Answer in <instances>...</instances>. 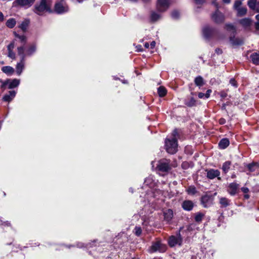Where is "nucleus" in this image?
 <instances>
[{"label": "nucleus", "instance_id": "1", "mask_svg": "<svg viewBox=\"0 0 259 259\" xmlns=\"http://www.w3.org/2000/svg\"><path fill=\"white\" fill-rule=\"evenodd\" d=\"M52 3V0H40L35 4L34 12L39 15H42L45 12H51Z\"/></svg>", "mask_w": 259, "mask_h": 259}, {"label": "nucleus", "instance_id": "2", "mask_svg": "<svg viewBox=\"0 0 259 259\" xmlns=\"http://www.w3.org/2000/svg\"><path fill=\"white\" fill-rule=\"evenodd\" d=\"M170 162V160L166 159H163L158 161L156 170L159 175L164 176L171 170V167Z\"/></svg>", "mask_w": 259, "mask_h": 259}, {"label": "nucleus", "instance_id": "3", "mask_svg": "<svg viewBox=\"0 0 259 259\" xmlns=\"http://www.w3.org/2000/svg\"><path fill=\"white\" fill-rule=\"evenodd\" d=\"M165 146L166 150L168 153L171 154H175L177 151V139H166L165 141Z\"/></svg>", "mask_w": 259, "mask_h": 259}, {"label": "nucleus", "instance_id": "4", "mask_svg": "<svg viewBox=\"0 0 259 259\" xmlns=\"http://www.w3.org/2000/svg\"><path fill=\"white\" fill-rule=\"evenodd\" d=\"M56 13L61 14L69 11V8L65 0H58L54 7Z\"/></svg>", "mask_w": 259, "mask_h": 259}, {"label": "nucleus", "instance_id": "5", "mask_svg": "<svg viewBox=\"0 0 259 259\" xmlns=\"http://www.w3.org/2000/svg\"><path fill=\"white\" fill-rule=\"evenodd\" d=\"M212 4L217 8L216 11L211 16L212 20L217 23L223 22L225 20V17L224 15L218 10L220 8L219 4L215 1L212 2Z\"/></svg>", "mask_w": 259, "mask_h": 259}, {"label": "nucleus", "instance_id": "6", "mask_svg": "<svg viewBox=\"0 0 259 259\" xmlns=\"http://www.w3.org/2000/svg\"><path fill=\"white\" fill-rule=\"evenodd\" d=\"M166 245L162 244L160 241L158 240L152 244L150 249L151 252L156 251L164 252L166 251Z\"/></svg>", "mask_w": 259, "mask_h": 259}, {"label": "nucleus", "instance_id": "7", "mask_svg": "<svg viewBox=\"0 0 259 259\" xmlns=\"http://www.w3.org/2000/svg\"><path fill=\"white\" fill-rule=\"evenodd\" d=\"M195 94L191 92V95L188 96L184 100V104L188 107H196L198 101L193 97Z\"/></svg>", "mask_w": 259, "mask_h": 259}, {"label": "nucleus", "instance_id": "8", "mask_svg": "<svg viewBox=\"0 0 259 259\" xmlns=\"http://www.w3.org/2000/svg\"><path fill=\"white\" fill-rule=\"evenodd\" d=\"M182 238L180 233L177 236H171L168 240V244L170 247H174L176 245H181Z\"/></svg>", "mask_w": 259, "mask_h": 259}, {"label": "nucleus", "instance_id": "9", "mask_svg": "<svg viewBox=\"0 0 259 259\" xmlns=\"http://www.w3.org/2000/svg\"><path fill=\"white\" fill-rule=\"evenodd\" d=\"M213 198L211 196L205 195L201 198V203L204 207L210 206L213 203Z\"/></svg>", "mask_w": 259, "mask_h": 259}, {"label": "nucleus", "instance_id": "10", "mask_svg": "<svg viewBox=\"0 0 259 259\" xmlns=\"http://www.w3.org/2000/svg\"><path fill=\"white\" fill-rule=\"evenodd\" d=\"M35 1V0H15L13 4L27 9L30 7Z\"/></svg>", "mask_w": 259, "mask_h": 259}, {"label": "nucleus", "instance_id": "11", "mask_svg": "<svg viewBox=\"0 0 259 259\" xmlns=\"http://www.w3.org/2000/svg\"><path fill=\"white\" fill-rule=\"evenodd\" d=\"M169 5V0H158L157 9L160 12H164L168 8Z\"/></svg>", "mask_w": 259, "mask_h": 259}, {"label": "nucleus", "instance_id": "12", "mask_svg": "<svg viewBox=\"0 0 259 259\" xmlns=\"http://www.w3.org/2000/svg\"><path fill=\"white\" fill-rule=\"evenodd\" d=\"M203 36L206 39H209L212 35H213L215 30L213 28L210 27L208 26H205L202 29Z\"/></svg>", "mask_w": 259, "mask_h": 259}, {"label": "nucleus", "instance_id": "13", "mask_svg": "<svg viewBox=\"0 0 259 259\" xmlns=\"http://www.w3.org/2000/svg\"><path fill=\"white\" fill-rule=\"evenodd\" d=\"M207 175L206 177L209 179H213L217 178L218 180H221V178L219 177L220 175V171L218 169H210L206 170Z\"/></svg>", "mask_w": 259, "mask_h": 259}, {"label": "nucleus", "instance_id": "14", "mask_svg": "<svg viewBox=\"0 0 259 259\" xmlns=\"http://www.w3.org/2000/svg\"><path fill=\"white\" fill-rule=\"evenodd\" d=\"M16 92L14 91H10L3 97V100L5 102H11L15 97Z\"/></svg>", "mask_w": 259, "mask_h": 259}, {"label": "nucleus", "instance_id": "15", "mask_svg": "<svg viewBox=\"0 0 259 259\" xmlns=\"http://www.w3.org/2000/svg\"><path fill=\"white\" fill-rule=\"evenodd\" d=\"M25 67V60L23 58L21 59L20 62L18 63L16 66V71L18 75H21Z\"/></svg>", "mask_w": 259, "mask_h": 259}, {"label": "nucleus", "instance_id": "16", "mask_svg": "<svg viewBox=\"0 0 259 259\" xmlns=\"http://www.w3.org/2000/svg\"><path fill=\"white\" fill-rule=\"evenodd\" d=\"M182 207L185 210L190 211L194 207V203L191 200H185L182 204Z\"/></svg>", "mask_w": 259, "mask_h": 259}, {"label": "nucleus", "instance_id": "17", "mask_svg": "<svg viewBox=\"0 0 259 259\" xmlns=\"http://www.w3.org/2000/svg\"><path fill=\"white\" fill-rule=\"evenodd\" d=\"M8 79V89H12L17 87L20 84V80L15 78L13 79Z\"/></svg>", "mask_w": 259, "mask_h": 259}, {"label": "nucleus", "instance_id": "18", "mask_svg": "<svg viewBox=\"0 0 259 259\" xmlns=\"http://www.w3.org/2000/svg\"><path fill=\"white\" fill-rule=\"evenodd\" d=\"M238 187V185L236 183H232L229 185L228 192L231 195H234L236 194L237 190Z\"/></svg>", "mask_w": 259, "mask_h": 259}, {"label": "nucleus", "instance_id": "19", "mask_svg": "<svg viewBox=\"0 0 259 259\" xmlns=\"http://www.w3.org/2000/svg\"><path fill=\"white\" fill-rule=\"evenodd\" d=\"M230 41L233 46H240L243 44V40L239 38H235L234 36L230 37Z\"/></svg>", "mask_w": 259, "mask_h": 259}, {"label": "nucleus", "instance_id": "20", "mask_svg": "<svg viewBox=\"0 0 259 259\" xmlns=\"http://www.w3.org/2000/svg\"><path fill=\"white\" fill-rule=\"evenodd\" d=\"M164 220L167 222H169L171 220L173 217V211L171 209H168L164 212Z\"/></svg>", "mask_w": 259, "mask_h": 259}, {"label": "nucleus", "instance_id": "21", "mask_svg": "<svg viewBox=\"0 0 259 259\" xmlns=\"http://www.w3.org/2000/svg\"><path fill=\"white\" fill-rule=\"evenodd\" d=\"M239 22L245 29H249L251 23V21L249 18L242 19Z\"/></svg>", "mask_w": 259, "mask_h": 259}, {"label": "nucleus", "instance_id": "22", "mask_svg": "<svg viewBox=\"0 0 259 259\" xmlns=\"http://www.w3.org/2000/svg\"><path fill=\"white\" fill-rule=\"evenodd\" d=\"M229 141L227 138L222 139L219 143L220 148L224 149L229 145Z\"/></svg>", "mask_w": 259, "mask_h": 259}, {"label": "nucleus", "instance_id": "23", "mask_svg": "<svg viewBox=\"0 0 259 259\" xmlns=\"http://www.w3.org/2000/svg\"><path fill=\"white\" fill-rule=\"evenodd\" d=\"M2 71L7 75H11L14 72V69L10 66H4L2 68Z\"/></svg>", "mask_w": 259, "mask_h": 259}, {"label": "nucleus", "instance_id": "24", "mask_svg": "<svg viewBox=\"0 0 259 259\" xmlns=\"http://www.w3.org/2000/svg\"><path fill=\"white\" fill-rule=\"evenodd\" d=\"M230 201L226 197H220L219 198V203L223 207H226L230 205Z\"/></svg>", "mask_w": 259, "mask_h": 259}, {"label": "nucleus", "instance_id": "25", "mask_svg": "<svg viewBox=\"0 0 259 259\" xmlns=\"http://www.w3.org/2000/svg\"><path fill=\"white\" fill-rule=\"evenodd\" d=\"M231 165V162L230 161H227L223 164L222 169L224 173L227 174L229 171Z\"/></svg>", "mask_w": 259, "mask_h": 259}, {"label": "nucleus", "instance_id": "26", "mask_svg": "<svg viewBox=\"0 0 259 259\" xmlns=\"http://www.w3.org/2000/svg\"><path fill=\"white\" fill-rule=\"evenodd\" d=\"M29 23L30 21L29 19H25L23 22H22L19 27L23 31L25 32L27 30Z\"/></svg>", "mask_w": 259, "mask_h": 259}, {"label": "nucleus", "instance_id": "27", "mask_svg": "<svg viewBox=\"0 0 259 259\" xmlns=\"http://www.w3.org/2000/svg\"><path fill=\"white\" fill-rule=\"evenodd\" d=\"M250 58L253 64L259 65V54L254 53L250 55Z\"/></svg>", "mask_w": 259, "mask_h": 259}, {"label": "nucleus", "instance_id": "28", "mask_svg": "<svg viewBox=\"0 0 259 259\" xmlns=\"http://www.w3.org/2000/svg\"><path fill=\"white\" fill-rule=\"evenodd\" d=\"M16 24V21L14 18H10L8 19L6 23V25L9 28H13Z\"/></svg>", "mask_w": 259, "mask_h": 259}, {"label": "nucleus", "instance_id": "29", "mask_svg": "<svg viewBox=\"0 0 259 259\" xmlns=\"http://www.w3.org/2000/svg\"><path fill=\"white\" fill-rule=\"evenodd\" d=\"M194 82L196 85L199 87H202L204 84L203 78L201 76H198L195 78Z\"/></svg>", "mask_w": 259, "mask_h": 259}, {"label": "nucleus", "instance_id": "30", "mask_svg": "<svg viewBox=\"0 0 259 259\" xmlns=\"http://www.w3.org/2000/svg\"><path fill=\"white\" fill-rule=\"evenodd\" d=\"M24 46H22L17 48L18 54L21 56V59L23 58V60H25L26 56V54H24Z\"/></svg>", "mask_w": 259, "mask_h": 259}, {"label": "nucleus", "instance_id": "31", "mask_svg": "<svg viewBox=\"0 0 259 259\" xmlns=\"http://www.w3.org/2000/svg\"><path fill=\"white\" fill-rule=\"evenodd\" d=\"M238 16H243L247 13V9L245 7H241L236 10Z\"/></svg>", "mask_w": 259, "mask_h": 259}, {"label": "nucleus", "instance_id": "32", "mask_svg": "<svg viewBox=\"0 0 259 259\" xmlns=\"http://www.w3.org/2000/svg\"><path fill=\"white\" fill-rule=\"evenodd\" d=\"M167 93L166 89L163 87H160L158 88V94L161 97L166 95Z\"/></svg>", "mask_w": 259, "mask_h": 259}, {"label": "nucleus", "instance_id": "33", "mask_svg": "<svg viewBox=\"0 0 259 259\" xmlns=\"http://www.w3.org/2000/svg\"><path fill=\"white\" fill-rule=\"evenodd\" d=\"M256 0H248L247 5L249 8L252 10H255L256 4Z\"/></svg>", "mask_w": 259, "mask_h": 259}, {"label": "nucleus", "instance_id": "34", "mask_svg": "<svg viewBox=\"0 0 259 259\" xmlns=\"http://www.w3.org/2000/svg\"><path fill=\"white\" fill-rule=\"evenodd\" d=\"M36 51V47L34 45H32L30 46L28 49L27 50L26 52V56H31Z\"/></svg>", "mask_w": 259, "mask_h": 259}, {"label": "nucleus", "instance_id": "35", "mask_svg": "<svg viewBox=\"0 0 259 259\" xmlns=\"http://www.w3.org/2000/svg\"><path fill=\"white\" fill-rule=\"evenodd\" d=\"M247 168L249 171L252 172L256 170L257 168L258 167V166L257 165V163H252L248 164L247 165Z\"/></svg>", "mask_w": 259, "mask_h": 259}, {"label": "nucleus", "instance_id": "36", "mask_svg": "<svg viewBox=\"0 0 259 259\" xmlns=\"http://www.w3.org/2000/svg\"><path fill=\"white\" fill-rule=\"evenodd\" d=\"M204 216V214L203 213L200 212H197L195 214V221L198 223L201 222Z\"/></svg>", "mask_w": 259, "mask_h": 259}, {"label": "nucleus", "instance_id": "37", "mask_svg": "<svg viewBox=\"0 0 259 259\" xmlns=\"http://www.w3.org/2000/svg\"><path fill=\"white\" fill-rule=\"evenodd\" d=\"M160 15L155 12H152L151 14V20L153 22H155L159 20L160 18Z\"/></svg>", "mask_w": 259, "mask_h": 259}, {"label": "nucleus", "instance_id": "38", "mask_svg": "<svg viewBox=\"0 0 259 259\" xmlns=\"http://www.w3.org/2000/svg\"><path fill=\"white\" fill-rule=\"evenodd\" d=\"M187 192L189 194L194 195L197 192V191L194 186H190L187 189Z\"/></svg>", "mask_w": 259, "mask_h": 259}, {"label": "nucleus", "instance_id": "39", "mask_svg": "<svg viewBox=\"0 0 259 259\" xmlns=\"http://www.w3.org/2000/svg\"><path fill=\"white\" fill-rule=\"evenodd\" d=\"M15 35L16 37H17V38H18L20 39V40L22 44H23V45L25 44V43L26 42V37L25 35H20L17 34L16 33H15Z\"/></svg>", "mask_w": 259, "mask_h": 259}, {"label": "nucleus", "instance_id": "40", "mask_svg": "<svg viewBox=\"0 0 259 259\" xmlns=\"http://www.w3.org/2000/svg\"><path fill=\"white\" fill-rule=\"evenodd\" d=\"M225 28L228 31H230L234 33L236 32V29L233 25L231 24H227L225 25Z\"/></svg>", "mask_w": 259, "mask_h": 259}, {"label": "nucleus", "instance_id": "41", "mask_svg": "<svg viewBox=\"0 0 259 259\" xmlns=\"http://www.w3.org/2000/svg\"><path fill=\"white\" fill-rule=\"evenodd\" d=\"M134 232L136 236H140L142 234L141 228L139 226H136Z\"/></svg>", "mask_w": 259, "mask_h": 259}, {"label": "nucleus", "instance_id": "42", "mask_svg": "<svg viewBox=\"0 0 259 259\" xmlns=\"http://www.w3.org/2000/svg\"><path fill=\"white\" fill-rule=\"evenodd\" d=\"M171 16L173 19H177L179 17L180 13L178 11L175 10L172 12Z\"/></svg>", "mask_w": 259, "mask_h": 259}, {"label": "nucleus", "instance_id": "43", "mask_svg": "<svg viewBox=\"0 0 259 259\" xmlns=\"http://www.w3.org/2000/svg\"><path fill=\"white\" fill-rule=\"evenodd\" d=\"M242 5V2L240 1H236L234 3L233 8L235 10H237L239 8H241V6Z\"/></svg>", "mask_w": 259, "mask_h": 259}, {"label": "nucleus", "instance_id": "44", "mask_svg": "<svg viewBox=\"0 0 259 259\" xmlns=\"http://www.w3.org/2000/svg\"><path fill=\"white\" fill-rule=\"evenodd\" d=\"M0 82L2 83V85L1 86V88L4 90H5L6 85H8V79H7L6 80L0 79Z\"/></svg>", "mask_w": 259, "mask_h": 259}, {"label": "nucleus", "instance_id": "45", "mask_svg": "<svg viewBox=\"0 0 259 259\" xmlns=\"http://www.w3.org/2000/svg\"><path fill=\"white\" fill-rule=\"evenodd\" d=\"M8 56L11 58L12 59H16V55L15 53L13 52V50L8 51Z\"/></svg>", "mask_w": 259, "mask_h": 259}, {"label": "nucleus", "instance_id": "46", "mask_svg": "<svg viewBox=\"0 0 259 259\" xmlns=\"http://www.w3.org/2000/svg\"><path fill=\"white\" fill-rule=\"evenodd\" d=\"M172 138L171 139H177V137L178 135L177 130L176 129L172 132Z\"/></svg>", "mask_w": 259, "mask_h": 259}, {"label": "nucleus", "instance_id": "47", "mask_svg": "<svg viewBox=\"0 0 259 259\" xmlns=\"http://www.w3.org/2000/svg\"><path fill=\"white\" fill-rule=\"evenodd\" d=\"M230 84H231L232 85H233V86H234L235 87H237V83H236V80L234 78H231L230 80Z\"/></svg>", "mask_w": 259, "mask_h": 259}, {"label": "nucleus", "instance_id": "48", "mask_svg": "<svg viewBox=\"0 0 259 259\" xmlns=\"http://www.w3.org/2000/svg\"><path fill=\"white\" fill-rule=\"evenodd\" d=\"M8 51L13 50L14 48V42H11L8 46Z\"/></svg>", "mask_w": 259, "mask_h": 259}, {"label": "nucleus", "instance_id": "49", "mask_svg": "<svg viewBox=\"0 0 259 259\" xmlns=\"http://www.w3.org/2000/svg\"><path fill=\"white\" fill-rule=\"evenodd\" d=\"M196 4L198 5H202L204 2L205 0H194Z\"/></svg>", "mask_w": 259, "mask_h": 259}, {"label": "nucleus", "instance_id": "50", "mask_svg": "<svg viewBox=\"0 0 259 259\" xmlns=\"http://www.w3.org/2000/svg\"><path fill=\"white\" fill-rule=\"evenodd\" d=\"M211 92V90H208L205 94V98H208L210 96V93Z\"/></svg>", "mask_w": 259, "mask_h": 259}, {"label": "nucleus", "instance_id": "51", "mask_svg": "<svg viewBox=\"0 0 259 259\" xmlns=\"http://www.w3.org/2000/svg\"><path fill=\"white\" fill-rule=\"evenodd\" d=\"M241 191L244 193H247L249 192V189L247 187L241 188Z\"/></svg>", "mask_w": 259, "mask_h": 259}, {"label": "nucleus", "instance_id": "52", "mask_svg": "<svg viewBox=\"0 0 259 259\" xmlns=\"http://www.w3.org/2000/svg\"><path fill=\"white\" fill-rule=\"evenodd\" d=\"M215 53L218 54H221L223 52L222 50L220 48H217L215 50Z\"/></svg>", "mask_w": 259, "mask_h": 259}, {"label": "nucleus", "instance_id": "53", "mask_svg": "<svg viewBox=\"0 0 259 259\" xmlns=\"http://www.w3.org/2000/svg\"><path fill=\"white\" fill-rule=\"evenodd\" d=\"M4 20V16L2 12H0V22H3Z\"/></svg>", "mask_w": 259, "mask_h": 259}, {"label": "nucleus", "instance_id": "54", "mask_svg": "<svg viewBox=\"0 0 259 259\" xmlns=\"http://www.w3.org/2000/svg\"><path fill=\"white\" fill-rule=\"evenodd\" d=\"M198 96V97L200 99L205 97V94L203 93H199Z\"/></svg>", "mask_w": 259, "mask_h": 259}, {"label": "nucleus", "instance_id": "55", "mask_svg": "<svg viewBox=\"0 0 259 259\" xmlns=\"http://www.w3.org/2000/svg\"><path fill=\"white\" fill-rule=\"evenodd\" d=\"M156 45V42L155 41H152L150 44V48L151 49H153Z\"/></svg>", "mask_w": 259, "mask_h": 259}, {"label": "nucleus", "instance_id": "56", "mask_svg": "<svg viewBox=\"0 0 259 259\" xmlns=\"http://www.w3.org/2000/svg\"><path fill=\"white\" fill-rule=\"evenodd\" d=\"M254 11H256L257 13H259V2L257 3Z\"/></svg>", "mask_w": 259, "mask_h": 259}, {"label": "nucleus", "instance_id": "57", "mask_svg": "<svg viewBox=\"0 0 259 259\" xmlns=\"http://www.w3.org/2000/svg\"><path fill=\"white\" fill-rule=\"evenodd\" d=\"M225 122H226L225 119L224 118H221L219 121L220 123L221 124H224L225 123Z\"/></svg>", "mask_w": 259, "mask_h": 259}, {"label": "nucleus", "instance_id": "58", "mask_svg": "<svg viewBox=\"0 0 259 259\" xmlns=\"http://www.w3.org/2000/svg\"><path fill=\"white\" fill-rule=\"evenodd\" d=\"M255 27L256 30H259V22H257L255 23Z\"/></svg>", "mask_w": 259, "mask_h": 259}, {"label": "nucleus", "instance_id": "59", "mask_svg": "<svg viewBox=\"0 0 259 259\" xmlns=\"http://www.w3.org/2000/svg\"><path fill=\"white\" fill-rule=\"evenodd\" d=\"M222 1L224 4H230L231 2V0H222Z\"/></svg>", "mask_w": 259, "mask_h": 259}, {"label": "nucleus", "instance_id": "60", "mask_svg": "<svg viewBox=\"0 0 259 259\" xmlns=\"http://www.w3.org/2000/svg\"><path fill=\"white\" fill-rule=\"evenodd\" d=\"M77 246L78 247H82L83 246V245L82 243H79L77 244Z\"/></svg>", "mask_w": 259, "mask_h": 259}, {"label": "nucleus", "instance_id": "61", "mask_svg": "<svg viewBox=\"0 0 259 259\" xmlns=\"http://www.w3.org/2000/svg\"><path fill=\"white\" fill-rule=\"evenodd\" d=\"M144 46L146 48H148L149 47V45L148 42H146L144 45Z\"/></svg>", "mask_w": 259, "mask_h": 259}, {"label": "nucleus", "instance_id": "62", "mask_svg": "<svg viewBox=\"0 0 259 259\" xmlns=\"http://www.w3.org/2000/svg\"><path fill=\"white\" fill-rule=\"evenodd\" d=\"M2 225L9 226L10 225V223L8 222H4L2 224Z\"/></svg>", "mask_w": 259, "mask_h": 259}, {"label": "nucleus", "instance_id": "63", "mask_svg": "<svg viewBox=\"0 0 259 259\" xmlns=\"http://www.w3.org/2000/svg\"><path fill=\"white\" fill-rule=\"evenodd\" d=\"M255 18L257 20V22H259V14L255 16Z\"/></svg>", "mask_w": 259, "mask_h": 259}, {"label": "nucleus", "instance_id": "64", "mask_svg": "<svg viewBox=\"0 0 259 259\" xmlns=\"http://www.w3.org/2000/svg\"><path fill=\"white\" fill-rule=\"evenodd\" d=\"M249 197V195L248 194H245L244 195V198L245 199H248Z\"/></svg>", "mask_w": 259, "mask_h": 259}]
</instances>
